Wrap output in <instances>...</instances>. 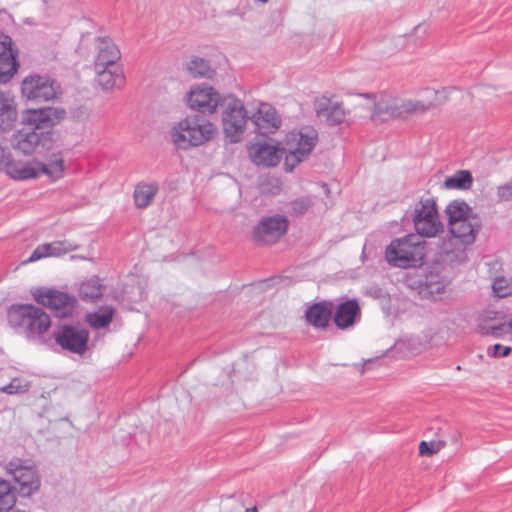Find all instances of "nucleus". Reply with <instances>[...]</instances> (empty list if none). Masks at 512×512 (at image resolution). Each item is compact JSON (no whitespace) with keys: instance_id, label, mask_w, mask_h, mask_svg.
Returning a JSON list of instances; mask_svg holds the SVG:
<instances>
[{"instance_id":"nucleus-34","label":"nucleus","mask_w":512,"mask_h":512,"mask_svg":"<svg viewBox=\"0 0 512 512\" xmlns=\"http://www.w3.org/2000/svg\"><path fill=\"white\" fill-rule=\"evenodd\" d=\"M16 502V490L7 480L0 479V512L9 511Z\"/></svg>"},{"instance_id":"nucleus-2","label":"nucleus","mask_w":512,"mask_h":512,"mask_svg":"<svg viewBox=\"0 0 512 512\" xmlns=\"http://www.w3.org/2000/svg\"><path fill=\"white\" fill-rule=\"evenodd\" d=\"M9 326L29 341H41L51 327L50 316L39 306L14 303L7 310Z\"/></svg>"},{"instance_id":"nucleus-33","label":"nucleus","mask_w":512,"mask_h":512,"mask_svg":"<svg viewBox=\"0 0 512 512\" xmlns=\"http://www.w3.org/2000/svg\"><path fill=\"white\" fill-rule=\"evenodd\" d=\"M494 318L485 317L479 320L477 325L478 332L482 336H493L494 338H500L508 333L507 323L493 324L491 321Z\"/></svg>"},{"instance_id":"nucleus-43","label":"nucleus","mask_w":512,"mask_h":512,"mask_svg":"<svg viewBox=\"0 0 512 512\" xmlns=\"http://www.w3.org/2000/svg\"><path fill=\"white\" fill-rule=\"evenodd\" d=\"M245 512H258V509L256 506H253V507L247 508L245 510Z\"/></svg>"},{"instance_id":"nucleus-32","label":"nucleus","mask_w":512,"mask_h":512,"mask_svg":"<svg viewBox=\"0 0 512 512\" xmlns=\"http://www.w3.org/2000/svg\"><path fill=\"white\" fill-rule=\"evenodd\" d=\"M472 185L473 176L468 170H459L444 181V187L447 189L468 190Z\"/></svg>"},{"instance_id":"nucleus-36","label":"nucleus","mask_w":512,"mask_h":512,"mask_svg":"<svg viewBox=\"0 0 512 512\" xmlns=\"http://www.w3.org/2000/svg\"><path fill=\"white\" fill-rule=\"evenodd\" d=\"M313 206V199L310 196L298 197L288 203L291 216H302Z\"/></svg>"},{"instance_id":"nucleus-13","label":"nucleus","mask_w":512,"mask_h":512,"mask_svg":"<svg viewBox=\"0 0 512 512\" xmlns=\"http://www.w3.org/2000/svg\"><path fill=\"white\" fill-rule=\"evenodd\" d=\"M289 228V221L286 216L275 214L264 217L254 227L252 238L256 243L271 245L279 241Z\"/></svg>"},{"instance_id":"nucleus-18","label":"nucleus","mask_w":512,"mask_h":512,"mask_svg":"<svg viewBox=\"0 0 512 512\" xmlns=\"http://www.w3.org/2000/svg\"><path fill=\"white\" fill-rule=\"evenodd\" d=\"M248 150L253 163L265 167L278 165L285 152L284 149L269 143H254Z\"/></svg>"},{"instance_id":"nucleus-25","label":"nucleus","mask_w":512,"mask_h":512,"mask_svg":"<svg viewBox=\"0 0 512 512\" xmlns=\"http://www.w3.org/2000/svg\"><path fill=\"white\" fill-rule=\"evenodd\" d=\"M95 71L96 81L104 91L122 88L125 84L124 73L117 65L115 67H95Z\"/></svg>"},{"instance_id":"nucleus-38","label":"nucleus","mask_w":512,"mask_h":512,"mask_svg":"<svg viewBox=\"0 0 512 512\" xmlns=\"http://www.w3.org/2000/svg\"><path fill=\"white\" fill-rule=\"evenodd\" d=\"M444 446L443 441H421L419 444V454L423 456H431L437 453Z\"/></svg>"},{"instance_id":"nucleus-7","label":"nucleus","mask_w":512,"mask_h":512,"mask_svg":"<svg viewBox=\"0 0 512 512\" xmlns=\"http://www.w3.org/2000/svg\"><path fill=\"white\" fill-rule=\"evenodd\" d=\"M5 470L15 482L13 488L21 497H30L40 490L41 478L33 461L13 458L6 463Z\"/></svg>"},{"instance_id":"nucleus-31","label":"nucleus","mask_w":512,"mask_h":512,"mask_svg":"<svg viewBox=\"0 0 512 512\" xmlns=\"http://www.w3.org/2000/svg\"><path fill=\"white\" fill-rule=\"evenodd\" d=\"M445 212L448 216V225L473 215L471 208L463 200H454L450 202L446 206Z\"/></svg>"},{"instance_id":"nucleus-10","label":"nucleus","mask_w":512,"mask_h":512,"mask_svg":"<svg viewBox=\"0 0 512 512\" xmlns=\"http://www.w3.org/2000/svg\"><path fill=\"white\" fill-rule=\"evenodd\" d=\"M55 343L62 350L77 355H84L88 350L90 333L81 324H59L53 330Z\"/></svg>"},{"instance_id":"nucleus-6","label":"nucleus","mask_w":512,"mask_h":512,"mask_svg":"<svg viewBox=\"0 0 512 512\" xmlns=\"http://www.w3.org/2000/svg\"><path fill=\"white\" fill-rule=\"evenodd\" d=\"M416 234L421 237H435L444 232V225L440 220L438 206L434 198H420L410 215Z\"/></svg>"},{"instance_id":"nucleus-21","label":"nucleus","mask_w":512,"mask_h":512,"mask_svg":"<svg viewBox=\"0 0 512 512\" xmlns=\"http://www.w3.org/2000/svg\"><path fill=\"white\" fill-rule=\"evenodd\" d=\"M448 228L452 237L459 239L463 245H470L474 243L481 228V223L478 216L473 214L463 220L449 224Z\"/></svg>"},{"instance_id":"nucleus-12","label":"nucleus","mask_w":512,"mask_h":512,"mask_svg":"<svg viewBox=\"0 0 512 512\" xmlns=\"http://www.w3.org/2000/svg\"><path fill=\"white\" fill-rule=\"evenodd\" d=\"M59 93L58 83L46 75H29L21 83L22 96L37 103L53 100Z\"/></svg>"},{"instance_id":"nucleus-27","label":"nucleus","mask_w":512,"mask_h":512,"mask_svg":"<svg viewBox=\"0 0 512 512\" xmlns=\"http://www.w3.org/2000/svg\"><path fill=\"white\" fill-rule=\"evenodd\" d=\"M18 113L14 100L0 92V131L6 132L13 128Z\"/></svg>"},{"instance_id":"nucleus-4","label":"nucleus","mask_w":512,"mask_h":512,"mask_svg":"<svg viewBox=\"0 0 512 512\" xmlns=\"http://www.w3.org/2000/svg\"><path fill=\"white\" fill-rule=\"evenodd\" d=\"M425 257V241L417 234H408L393 239L386 247V261L399 268L418 267Z\"/></svg>"},{"instance_id":"nucleus-1","label":"nucleus","mask_w":512,"mask_h":512,"mask_svg":"<svg viewBox=\"0 0 512 512\" xmlns=\"http://www.w3.org/2000/svg\"><path fill=\"white\" fill-rule=\"evenodd\" d=\"M66 117L65 109L45 106L25 109L21 112L19 125L11 136V147L20 155H42L53 149L56 142L54 127Z\"/></svg>"},{"instance_id":"nucleus-22","label":"nucleus","mask_w":512,"mask_h":512,"mask_svg":"<svg viewBox=\"0 0 512 512\" xmlns=\"http://www.w3.org/2000/svg\"><path fill=\"white\" fill-rule=\"evenodd\" d=\"M79 244L68 240L53 241L38 245L26 262H35L46 257H59L79 249Z\"/></svg>"},{"instance_id":"nucleus-8","label":"nucleus","mask_w":512,"mask_h":512,"mask_svg":"<svg viewBox=\"0 0 512 512\" xmlns=\"http://www.w3.org/2000/svg\"><path fill=\"white\" fill-rule=\"evenodd\" d=\"M219 107L222 109L223 131L226 137L232 143L239 142L249 119L243 102L234 95H228L221 100Z\"/></svg>"},{"instance_id":"nucleus-24","label":"nucleus","mask_w":512,"mask_h":512,"mask_svg":"<svg viewBox=\"0 0 512 512\" xmlns=\"http://www.w3.org/2000/svg\"><path fill=\"white\" fill-rule=\"evenodd\" d=\"M5 173L11 179L18 181L36 179L41 176L38 161L22 162L20 160H9L5 164Z\"/></svg>"},{"instance_id":"nucleus-3","label":"nucleus","mask_w":512,"mask_h":512,"mask_svg":"<svg viewBox=\"0 0 512 512\" xmlns=\"http://www.w3.org/2000/svg\"><path fill=\"white\" fill-rule=\"evenodd\" d=\"M215 132V126L203 116L189 115L172 129L171 138L179 149L186 150L210 141Z\"/></svg>"},{"instance_id":"nucleus-15","label":"nucleus","mask_w":512,"mask_h":512,"mask_svg":"<svg viewBox=\"0 0 512 512\" xmlns=\"http://www.w3.org/2000/svg\"><path fill=\"white\" fill-rule=\"evenodd\" d=\"M316 116L328 126H336L344 122L348 111L342 101L334 100L333 97L322 95L314 101Z\"/></svg>"},{"instance_id":"nucleus-23","label":"nucleus","mask_w":512,"mask_h":512,"mask_svg":"<svg viewBox=\"0 0 512 512\" xmlns=\"http://www.w3.org/2000/svg\"><path fill=\"white\" fill-rule=\"evenodd\" d=\"M361 317V309L356 299H350L340 303L333 316L335 325L339 329H347L353 326Z\"/></svg>"},{"instance_id":"nucleus-41","label":"nucleus","mask_w":512,"mask_h":512,"mask_svg":"<svg viewBox=\"0 0 512 512\" xmlns=\"http://www.w3.org/2000/svg\"><path fill=\"white\" fill-rule=\"evenodd\" d=\"M497 197L499 201H512V181L497 188Z\"/></svg>"},{"instance_id":"nucleus-9","label":"nucleus","mask_w":512,"mask_h":512,"mask_svg":"<svg viewBox=\"0 0 512 512\" xmlns=\"http://www.w3.org/2000/svg\"><path fill=\"white\" fill-rule=\"evenodd\" d=\"M31 295L40 306L54 312L57 318L72 317L77 306V299L63 291L53 288L37 287L31 290Z\"/></svg>"},{"instance_id":"nucleus-45","label":"nucleus","mask_w":512,"mask_h":512,"mask_svg":"<svg viewBox=\"0 0 512 512\" xmlns=\"http://www.w3.org/2000/svg\"><path fill=\"white\" fill-rule=\"evenodd\" d=\"M508 333L512 332V319L507 323Z\"/></svg>"},{"instance_id":"nucleus-29","label":"nucleus","mask_w":512,"mask_h":512,"mask_svg":"<svg viewBox=\"0 0 512 512\" xmlns=\"http://www.w3.org/2000/svg\"><path fill=\"white\" fill-rule=\"evenodd\" d=\"M40 174H45L53 180H58L63 177L65 166L64 159L61 152L52 153L49 157L48 164L38 161Z\"/></svg>"},{"instance_id":"nucleus-19","label":"nucleus","mask_w":512,"mask_h":512,"mask_svg":"<svg viewBox=\"0 0 512 512\" xmlns=\"http://www.w3.org/2000/svg\"><path fill=\"white\" fill-rule=\"evenodd\" d=\"M94 67H115L121 58V52L110 37H97Z\"/></svg>"},{"instance_id":"nucleus-30","label":"nucleus","mask_w":512,"mask_h":512,"mask_svg":"<svg viewBox=\"0 0 512 512\" xmlns=\"http://www.w3.org/2000/svg\"><path fill=\"white\" fill-rule=\"evenodd\" d=\"M114 309L111 306H102L98 311L87 313L85 321L94 329H103L113 320Z\"/></svg>"},{"instance_id":"nucleus-17","label":"nucleus","mask_w":512,"mask_h":512,"mask_svg":"<svg viewBox=\"0 0 512 512\" xmlns=\"http://www.w3.org/2000/svg\"><path fill=\"white\" fill-rule=\"evenodd\" d=\"M249 120L254 125V132L262 135L275 133L281 125L276 109L268 103H261Z\"/></svg>"},{"instance_id":"nucleus-16","label":"nucleus","mask_w":512,"mask_h":512,"mask_svg":"<svg viewBox=\"0 0 512 512\" xmlns=\"http://www.w3.org/2000/svg\"><path fill=\"white\" fill-rule=\"evenodd\" d=\"M219 93L210 86L192 89L188 95V105L201 113H214L221 100Z\"/></svg>"},{"instance_id":"nucleus-44","label":"nucleus","mask_w":512,"mask_h":512,"mask_svg":"<svg viewBox=\"0 0 512 512\" xmlns=\"http://www.w3.org/2000/svg\"><path fill=\"white\" fill-rule=\"evenodd\" d=\"M361 96L365 97V98H368V99H374L375 96L373 94H369V93H366V94H361Z\"/></svg>"},{"instance_id":"nucleus-26","label":"nucleus","mask_w":512,"mask_h":512,"mask_svg":"<svg viewBox=\"0 0 512 512\" xmlns=\"http://www.w3.org/2000/svg\"><path fill=\"white\" fill-rule=\"evenodd\" d=\"M159 189L157 181H141L137 183L133 191V200L136 208L146 209L151 206Z\"/></svg>"},{"instance_id":"nucleus-11","label":"nucleus","mask_w":512,"mask_h":512,"mask_svg":"<svg viewBox=\"0 0 512 512\" xmlns=\"http://www.w3.org/2000/svg\"><path fill=\"white\" fill-rule=\"evenodd\" d=\"M318 137L315 132L303 133L302 131H293L287 137V148H284L285 155L284 167L286 172H292L294 168L306 159L317 144Z\"/></svg>"},{"instance_id":"nucleus-5","label":"nucleus","mask_w":512,"mask_h":512,"mask_svg":"<svg viewBox=\"0 0 512 512\" xmlns=\"http://www.w3.org/2000/svg\"><path fill=\"white\" fill-rule=\"evenodd\" d=\"M433 106L431 102L425 104L421 101L411 99H382L374 103L371 112V120L384 123L390 119H403L411 114L424 113L433 108Z\"/></svg>"},{"instance_id":"nucleus-20","label":"nucleus","mask_w":512,"mask_h":512,"mask_svg":"<svg viewBox=\"0 0 512 512\" xmlns=\"http://www.w3.org/2000/svg\"><path fill=\"white\" fill-rule=\"evenodd\" d=\"M333 311V302L322 300L307 307L305 310V320L315 329H326L331 321Z\"/></svg>"},{"instance_id":"nucleus-40","label":"nucleus","mask_w":512,"mask_h":512,"mask_svg":"<svg viewBox=\"0 0 512 512\" xmlns=\"http://www.w3.org/2000/svg\"><path fill=\"white\" fill-rule=\"evenodd\" d=\"M492 289L498 297H505L510 293L508 282L503 277H498L493 281Z\"/></svg>"},{"instance_id":"nucleus-28","label":"nucleus","mask_w":512,"mask_h":512,"mask_svg":"<svg viewBox=\"0 0 512 512\" xmlns=\"http://www.w3.org/2000/svg\"><path fill=\"white\" fill-rule=\"evenodd\" d=\"M104 289L101 279L98 276H93L81 283L78 294L81 300L94 302L102 297Z\"/></svg>"},{"instance_id":"nucleus-39","label":"nucleus","mask_w":512,"mask_h":512,"mask_svg":"<svg viewBox=\"0 0 512 512\" xmlns=\"http://www.w3.org/2000/svg\"><path fill=\"white\" fill-rule=\"evenodd\" d=\"M512 352L510 346H503L501 344H494L487 349V355L494 358L507 357Z\"/></svg>"},{"instance_id":"nucleus-37","label":"nucleus","mask_w":512,"mask_h":512,"mask_svg":"<svg viewBox=\"0 0 512 512\" xmlns=\"http://www.w3.org/2000/svg\"><path fill=\"white\" fill-rule=\"evenodd\" d=\"M29 383L24 382L21 378H13L9 384L0 388V392L8 395L22 394L29 390Z\"/></svg>"},{"instance_id":"nucleus-14","label":"nucleus","mask_w":512,"mask_h":512,"mask_svg":"<svg viewBox=\"0 0 512 512\" xmlns=\"http://www.w3.org/2000/svg\"><path fill=\"white\" fill-rule=\"evenodd\" d=\"M18 56L19 49L12 38L0 34V84L8 83L18 72L20 67Z\"/></svg>"},{"instance_id":"nucleus-35","label":"nucleus","mask_w":512,"mask_h":512,"mask_svg":"<svg viewBox=\"0 0 512 512\" xmlns=\"http://www.w3.org/2000/svg\"><path fill=\"white\" fill-rule=\"evenodd\" d=\"M187 70L195 78L210 77L212 69L210 62L204 58L194 57L186 64Z\"/></svg>"},{"instance_id":"nucleus-42","label":"nucleus","mask_w":512,"mask_h":512,"mask_svg":"<svg viewBox=\"0 0 512 512\" xmlns=\"http://www.w3.org/2000/svg\"><path fill=\"white\" fill-rule=\"evenodd\" d=\"M8 155L9 153H7L6 149L0 145V170H5V164L7 161H9Z\"/></svg>"}]
</instances>
